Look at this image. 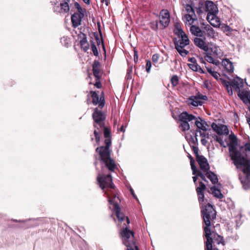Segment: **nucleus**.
<instances>
[{
  "label": "nucleus",
  "instance_id": "obj_1",
  "mask_svg": "<svg viewBox=\"0 0 250 250\" xmlns=\"http://www.w3.org/2000/svg\"><path fill=\"white\" fill-rule=\"evenodd\" d=\"M99 128V129H95L94 131L96 142L98 144L99 143L100 134L103 131L105 138L104 140L105 146H101L96 149V151L99 154L102 164L101 171L98 172V175L101 174L103 176L104 174L105 175L107 173L111 174V172H114L116 168V165L110 156L111 150L109 148L111 145L110 130L105 127V125L103 128Z\"/></svg>",
  "mask_w": 250,
  "mask_h": 250
},
{
  "label": "nucleus",
  "instance_id": "obj_2",
  "mask_svg": "<svg viewBox=\"0 0 250 250\" xmlns=\"http://www.w3.org/2000/svg\"><path fill=\"white\" fill-rule=\"evenodd\" d=\"M97 181L100 187L102 189L108 199L109 203L113 205V209L115 211L116 215L120 222L126 220L128 224L130 221L128 217H125L124 214L120 212V208L118 205V201L120 200L118 196L116 189L112 182V178L110 173L107 175H102L99 174L97 176Z\"/></svg>",
  "mask_w": 250,
  "mask_h": 250
},
{
  "label": "nucleus",
  "instance_id": "obj_3",
  "mask_svg": "<svg viewBox=\"0 0 250 250\" xmlns=\"http://www.w3.org/2000/svg\"><path fill=\"white\" fill-rule=\"evenodd\" d=\"M229 156L234 165L238 167L243 166L244 173L250 174V160L245 159L241 149H238L236 145L233 143L229 145Z\"/></svg>",
  "mask_w": 250,
  "mask_h": 250
},
{
  "label": "nucleus",
  "instance_id": "obj_4",
  "mask_svg": "<svg viewBox=\"0 0 250 250\" xmlns=\"http://www.w3.org/2000/svg\"><path fill=\"white\" fill-rule=\"evenodd\" d=\"M185 9L187 12L183 20L186 25H190V31L192 34L197 37H202L203 31L200 28L197 26L192 25L194 22L197 20V17L195 13L193 7L190 4H186Z\"/></svg>",
  "mask_w": 250,
  "mask_h": 250
},
{
  "label": "nucleus",
  "instance_id": "obj_5",
  "mask_svg": "<svg viewBox=\"0 0 250 250\" xmlns=\"http://www.w3.org/2000/svg\"><path fill=\"white\" fill-rule=\"evenodd\" d=\"M176 34L178 40L175 42V48L181 56L185 57L189 53L185 48L189 44V40L188 36L181 29L177 30Z\"/></svg>",
  "mask_w": 250,
  "mask_h": 250
},
{
  "label": "nucleus",
  "instance_id": "obj_6",
  "mask_svg": "<svg viewBox=\"0 0 250 250\" xmlns=\"http://www.w3.org/2000/svg\"><path fill=\"white\" fill-rule=\"evenodd\" d=\"M123 243L126 247L127 250H139L134 239V232L128 229L126 226L120 233Z\"/></svg>",
  "mask_w": 250,
  "mask_h": 250
},
{
  "label": "nucleus",
  "instance_id": "obj_7",
  "mask_svg": "<svg viewBox=\"0 0 250 250\" xmlns=\"http://www.w3.org/2000/svg\"><path fill=\"white\" fill-rule=\"evenodd\" d=\"M206 11L208 12L207 19L208 22L213 26L217 27L220 22L217 17L218 10L217 6L211 1L207 0L205 3Z\"/></svg>",
  "mask_w": 250,
  "mask_h": 250
},
{
  "label": "nucleus",
  "instance_id": "obj_8",
  "mask_svg": "<svg viewBox=\"0 0 250 250\" xmlns=\"http://www.w3.org/2000/svg\"><path fill=\"white\" fill-rule=\"evenodd\" d=\"M205 60L208 62L218 65L220 63L218 58H221L223 53L221 49L217 46L213 45L208 48L206 52Z\"/></svg>",
  "mask_w": 250,
  "mask_h": 250
},
{
  "label": "nucleus",
  "instance_id": "obj_9",
  "mask_svg": "<svg viewBox=\"0 0 250 250\" xmlns=\"http://www.w3.org/2000/svg\"><path fill=\"white\" fill-rule=\"evenodd\" d=\"M203 209L201 210L203 220L205 224H210V220L216 218V213L213 206L208 203L205 207L203 204H200Z\"/></svg>",
  "mask_w": 250,
  "mask_h": 250
},
{
  "label": "nucleus",
  "instance_id": "obj_10",
  "mask_svg": "<svg viewBox=\"0 0 250 250\" xmlns=\"http://www.w3.org/2000/svg\"><path fill=\"white\" fill-rule=\"evenodd\" d=\"M94 120V126L95 129H99V128H103L104 125V121L106 118V115L102 110L97 107L94 109L92 114Z\"/></svg>",
  "mask_w": 250,
  "mask_h": 250
},
{
  "label": "nucleus",
  "instance_id": "obj_11",
  "mask_svg": "<svg viewBox=\"0 0 250 250\" xmlns=\"http://www.w3.org/2000/svg\"><path fill=\"white\" fill-rule=\"evenodd\" d=\"M179 118L180 122V127L182 131H185L190 128L188 122L196 119V117L188 114L187 112H183L179 115Z\"/></svg>",
  "mask_w": 250,
  "mask_h": 250
},
{
  "label": "nucleus",
  "instance_id": "obj_12",
  "mask_svg": "<svg viewBox=\"0 0 250 250\" xmlns=\"http://www.w3.org/2000/svg\"><path fill=\"white\" fill-rule=\"evenodd\" d=\"M193 121H194L197 127L196 133L199 132L200 136L206 138L207 134L205 132L207 130V127L208 126L207 123L200 117H198V119L196 118V119Z\"/></svg>",
  "mask_w": 250,
  "mask_h": 250
},
{
  "label": "nucleus",
  "instance_id": "obj_13",
  "mask_svg": "<svg viewBox=\"0 0 250 250\" xmlns=\"http://www.w3.org/2000/svg\"><path fill=\"white\" fill-rule=\"evenodd\" d=\"M170 21V15L167 10L163 9L160 12V23L162 28L167 27Z\"/></svg>",
  "mask_w": 250,
  "mask_h": 250
},
{
  "label": "nucleus",
  "instance_id": "obj_14",
  "mask_svg": "<svg viewBox=\"0 0 250 250\" xmlns=\"http://www.w3.org/2000/svg\"><path fill=\"white\" fill-rule=\"evenodd\" d=\"M206 227L204 228V231L205 232V236L207 239L206 242V250H218L217 249H212L210 242H211V237L213 235L211 233L209 227L210 224H205Z\"/></svg>",
  "mask_w": 250,
  "mask_h": 250
},
{
  "label": "nucleus",
  "instance_id": "obj_15",
  "mask_svg": "<svg viewBox=\"0 0 250 250\" xmlns=\"http://www.w3.org/2000/svg\"><path fill=\"white\" fill-rule=\"evenodd\" d=\"M211 127L213 130L218 135H226L229 134V130L227 126L223 125H217L213 123L211 125Z\"/></svg>",
  "mask_w": 250,
  "mask_h": 250
},
{
  "label": "nucleus",
  "instance_id": "obj_16",
  "mask_svg": "<svg viewBox=\"0 0 250 250\" xmlns=\"http://www.w3.org/2000/svg\"><path fill=\"white\" fill-rule=\"evenodd\" d=\"M196 160L200 166V169L204 172L209 169V166L207 159L203 155L197 156Z\"/></svg>",
  "mask_w": 250,
  "mask_h": 250
},
{
  "label": "nucleus",
  "instance_id": "obj_17",
  "mask_svg": "<svg viewBox=\"0 0 250 250\" xmlns=\"http://www.w3.org/2000/svg\"><path fill=\"white\" fill-rule=\"evenodd\" d=\"M91 96L92 98V103L96 105L99 104V107L102 109L104 105V97L99 98L96 92L91 91Z\"/></svg>",
  "mask_w": 250,
  "mask_h": 250
},
{
  "label": "nucleus",
  "instance_id": "obj_18",
  "mask_svg": "<svg viewBox=\"0 0 250 250\" xmlns=\"http://www.w3.org/2000/svg\"><path fill=\"white\" fill-rule=\"evenodd\" d=\"M194 43L196 46L200 49L207 52L208 50V44L206 42V38L201 39L198 37H196L194 40Z\"/></svg>",
  "mask_w": 250,
  "mask_h": 250
},
{
  "label": "nucleus",
  "instance_id": "obj_19",
  "mask_svg": "<svg viewBox=\"0 0 250 250\" xmlns=\"http://www.w3.org/2000/svg\"><path fill=\"white\" fill-rule=\"evenodd\" d=\"M199 185V187L196 188V191L198 194L199 202L200 204H201V203L204 202V191L206 189V187L202 182H200Z\"/></svg>",
  "mask_w": 250,
  "mask_h": 250
},
{
  "label": "nucleus",
  "instance_id": "obj_20",
  "mask_svg": "<svg viewBox=\"0 0 250 250\" xmlns=\"http://www.w3.org/2000/svg\"><path fill=\"white\" fill-rule=\"evenodd\" d=\"M222 64L223 68L228 73H232L234 71V66L233 63L229 59H223L222 62Z\"/></svg>",
  "mask_w": 250,
  "mask_h": 250
},
{
  "label": "nucleus",
  "instance_id": "obj_21",
  "mask_svg": "<svg viewBox=\"0 0 250 250\" xmlns=\"http://www.w3.org/2000/svg\"><path fill=\"white\" fill-rule=\"evenodd\" d=\"M202 27L207 32L208 37L211 38H215L217 36V33L209 24L203 23Z\"/></svg>",
  "mask_w": 250,
  "mask_h": 250
},
{
  "label": "nucleus",
  "instance_id": "obj_22",
  "mask_svg": "<svg viewBox=\"0 0 250 250\" xmlns=\"http://www.w3.org/2000/svg\"><path fill=\"white\" fill-rule=\"evenodd\" d=\"M238 97L243 101L244 103L250 104V91L242 90L238 91Z\"/></svg>",
  "mask_w": 250,
  "mask_h": 250
},
{
  "label": "nucleus",
  "instance_id": "obj_23",
  "mask_svg": "<svg viewBox=\"0 0 250 250\" xmlns=\"http://www.w3.org/2000/svg\"><path fill=\"white\" fill-rule=\"evenodd\" d=\"M211 242L210 243L211 246H212V249H213L212 248V244L214 245V246H215V244L218 245L222 244L223 245H224L225 244L223 237L217 233H213V235L211 237Z\"/></svg>",
  "mask_w": 250,
  "mask_h": 250
},
{
  "label": "nucleus",
  "instance_id": "obj_24",
  "mask_svg": "<svg viewBox=\"0 0 250 250\" xmlns=\"http://www.w3.org/2000/svg\"><path fill=\"white\" fill-rule=\"evenodd\" d=\"M83 14L75 13L71 16V21L74 27H76L81 24Z\"/></svg>",
  "mask_w": 250,
  "mask_h": 250
},
{
  "label": "nucleus",
  "instance_id": "obj_25",
  "mask_svg": "<svg viewBox=\"0 0 250 250\" xmlns=\"http://www.w3.org/2000/svg\"><path fill=\"white\" fill-rule=\"evenodd\" d=\"M231 85L232 87L236 90V91H239L240 90V87L243 86V80L237 77L236 78L234 79L231 82Z\"/></svg>",
  "mask_w": 250,
  "mask_h": 250
},
{
  "label": "nucleus",
  "instance_id": "obj_26",
  "mask_svg": "<svg viewBox=\"0 0 250 250\" xmlns=\"http://www.w3.org/2000/svg\"><path fill=\"white\" fill-rule=\"evenodd\" d=\"M188 104L195 107L198 106V105H202L203 103L202 101L198 100L195 96L189 97L188 100Z\"/></svg>",
  "mask_w": 250,
  "mask_h": 250
},
{
  "label": "nucleus",
  "instance_id": "obj_27",
  "mask_svg": "<svg viewBox=\"0 0 250 250\" xmlns=\"http://www.w3.org/2000/svg\"><path fill=\"white\" fill-rule=\"evenodd\" d=\"M205 172H206V176L210 180L212 184L214 185L218 182L217 176L214 172L209 170Z\"/></svg>",
  "mask_w": 250,
  "mask_h": 250
},
{
  "label": "nucleus",
  "instance_id": "obj_28",
  "mask_svg": "<svg viewBox=\"0 0 250 250\" xmlns=\"http://www.w3.org/2000/svg\"><path fill=\"white\" fill-rule=\"evenodd\" d=\"M246 174V176L244 177H240V180L242 184L243 185V187L245 189H247L250 188V180L248 178V176L250 175V174H247V173H245Z\"/></svg>",
  "mask_w": 250,
  "mask_h": 250
},
{
  "label": "nucleus",
  "instance_id": "obj_29",
  "mask_svg": "<svg viewBox=\"0 0 250 250\" xmlns=\"http://www.w3.org/2000/svg\"><path fill=\"white\" fill-rule=\"evenodd\" d=\"M100 64L99 62L95 61L94 62L93 64L92 70L93 72L94 76L95 78H98V77H100Z\"/></svg>",
  "mask_w": 250,
  "mask_h": 250
},
{
  "label": "nucleus",
  "instance_id": "obj_30",
  "mask_svg": "<svg viewBox=\"0 0 250 250\" xmlns=\"http://www.w3.org/2000/svg\"><path fill=\"white\" fill-rule=\"evenodd\" d=\"M80 45L82 49L85 52L87 51L89 48V44L85 35H83V37L80 41Z\"/></svg>",
  "mask_w": 250,
  "mask_h": 250
},
{
  "label": "nucleus",
  "instance_id": "obj_31",
  "mask_svg": "<svg viewBox=\"0 0 250 250\" xmlns=\"http://www.w3.org/2000/svg\"><path fill=\"white\" fill-rule=\"evenodd\" d=\"M210 190L212 192L214 196L218 199H222L224 197L223 195L222 194L220 190L217 188L215 186L210 188Z\"/></svg>",
  "mask_w": 250,
  "mask_h": 250
},
{
  "label": "nucleus",
  "instance_id": "obj_32",
  "mask_svg": "<svg viewBox=\"0 0 250 250\" xmlns=\"http://www.w3.org/2000/svg\"><path fill=\"white\" fill-rule=\"evenodd\" d=\"M208 72L213 76L215 79L218 80L220 77V75L216 71H213L211 66H206Z\"/></svg>",
  "mask_w": 250,
  "mask_h": 250
},
{
  "label": "nucleus",
  "instance_id": "obj_33",
  "mask_svg": "<svg viewBox=\"0 0 250 250\" xmlns=\"http://www.w3.org/2000/svg\"><path fill=\"white\" fill-rule=\"evenodd\" d=\"M189 66L190 69L194 71H198L201 73H204L203 70L201 68V66L199 65L197 63H191L189 64Z\"/></svg>",
  "mask_w": 250,
  "mask_h": 250
},
{
  "label": "nucleus",
  "instance_id": "obj_34",
  "mask_svg": "<svg viewBox=\"0 0 250 250\" xmlns=\"http://www.w3.org/2000/svg\"><path fill=\"white\" fill-rule=\"evenodd\" d=\"M61 10L64 12H68L69 10V6L68 2H63L60 4Z\"/></svg>",
  "mask_w": 250,
  "mask_h": 250
},
{
  "label": "nucleus",
  "instance_id": "obj_35",
  "mask_svg": "<svg viewBox=\"0 0 250 250\" xmlns=\"http://www.w3.org/2000/svg\"><path fill=\"white\" fill-rule=\"evenodd\" d=\"M62 44L66 47H68L70 43V39L67 37H63L61 39Z\"/></svg>",
  "mask_w": 250,
  "mask_h": 250
},
{
  "label": "nucleus",
  "instance_id": "obj_36",
  "mask_svg": "<svg viewBox=\"0 0 250 250\" xmlns=\"http://www.w3.org/2000/svg\"><path fill=\"white\" fill-rule=\"evenodd\" d=\"M133 73V66H129L127 70L126 75L125 76V79L127 80L132 79V75Z\"/></svg>",
  "mask_w": 250,
  "mask_h": 250
},
{
  "label": "nucleus",
  "instance_id": "obj_37",
  "mask_svg": "<svg viewBox=\"0 0 250 250\" xmlns=\"http://www.w3.org/2000/svg\"><path fill=\"white\" fill-rule=\"evenodd\" d=\"M91 49L92 51L93 55L95 56H98L99 55V52L96 45L93 41L91 42Z\"/></svg>",
  "mask_w": 250,
  "mask_h": 250
},
{
  "label": "nucleus",
  "instance_id": "obj_38",
  "mask_svg": "<svg viewBox=\"0 0 250 250\" xmlns=\"http://www.w3.org/2000/svg\"><path fill=\"white\" fill-rule=\"evenodd\" d=\"M195 161L193 158H191V160H190V163L191 166V168L192 171V174L195 175L197 173V171L198 169H196V167L194 165Z\"/></svg>",
  "mask_w": 250,
  "mask_h": 250
},
{
  "label": "nucleus",
  "instance_id": "obj_39",
  "mask_svg": "<svg viewBox=\"0 0 250 250\" xmlns=\"http://www.w3.org/2000/svg\"><path fill=\"white\" fill-rule=\"evenodd\" d=\"M171 83L173 86H175L178 85L179 83V78L177 76L174 75L171 79Z\"/></svg>",
  "mask_w": 250,
  "mask_h": 250
},
{
  "label": "nucleus",
  "instance_id": "obj_40",
  "mask_svg": "<svg viewBox=\"0 0 250 250\" xmlns=\"http://www.w3.org/2000/svg\"><path fill=\"white\" fill-rule=\"evenodd\" d=\"M214 139L217 141L218 142L220 145L225 147H226V146L225 145V143L222 139V138L220 137H218L216 135H215L214 136Z\"/></svg>",
  "mask_w": 250,
  "mask_h": 250
},
{
  "label": "nucleus",
  "instance_id": "obj_41",
  "mask_svg": "<svg viewBox=\"0 0 250 250\" xmlns=\"http://www.w3.org/2000/svg\"><path fill=\"white\" fill-rule=\"evenodd\" d=\"M195 97L196 98H197V99H198V100H200V101L201 100H207L208 99V98H207V96L203 95L201 94L200 93H198L197 94H196V95L195 96Z\"/></svg>",
  "mask_w": 250,
  "mask_h": 250
},
{
  "label": "nucleus",
  "instance_id": "obj_42",
  "mask_svg": "<svg viewBox=\"0 0 250 250\" xmlns=\"http://www.w3.org/2000/svg\"><path fill=\"white\" fill-rule=\"evenodd\" d=\"M196 173H198V175L202 179V180L204 181L205 182L207 181L205 175L203 174L200 170H197Z\"/></svg>",
  "mask_w": 250,
  "mask_h": 250
},
{
  "label": "nucleus",
  "instance_id": "obj_43",
  "mask_svg": "<svg viewBox=\"0 0 250 250\" xmlns=\"http://www.w3.org/2000/svg\"><path fill=\"white\" fill-rule=\"evenodd\" d=\"M96 82L94 85L98 88H100L102 87V84L100 82V77H98V78H96Z\"/></svg>",
  "mask_w": 250,
  "mask_h": 250
},
{
  "label": "nucleus",
  "instance_id": "obj_44",
  "mask_svg": "<svg viewBox=\"0 0 250 250\" xmlns=\"http://www.w3.org/2000/svg\"><path fill=\"white\" fill-rule=\"evenodd\" d=\"M196 136H197V135H196V133L195 134V139L193 138V137H191V139L189 141V144L190 145H191V144H193V145H195L197 142V139L196 138Z\"/></svg>",
  "mask_w": 250,
  "mask_h": 250
},
{
  "label": "nucleus",
  "instance_id": "obj_45",
  "mask_svg": "<svg viewBox=\"0 0 250 250\" xmlns=\"http://www.w3.org/2000/svg\"><path fill=\"white\" fill-rule=\"evenodd\" d=\"M159 59V56L157 54H154L152 57V60L153 62L157 63Z\"/></svg>",
  "mask_w": 250,
  "mask_h": 250
},
{
  "label": "nucleus",
  "instance_id": "obj_46",
  "mask_svg": "<svg viewBox=\"0 0 250 250\" xmlns=\"http://www.w3.org/2000/svg\"><path fill=\"white\" fill-rule=\"evenodd\" d=\"M151 67V62L150 61H147L146 63V71L147 73H149Z\"/></svg>",
  "mask_w": 250,
  "mask_h": 250
},
{
  "label": "nucleus",
  "instance_id": "obj_47",
  "mask_svg": "<svg viewBox=\"0 0 250 250\" xmlns=\"http://www.w3.org/2000/svg\"><path fill=\"white\" fill-rule=\"evenodd\" d=\"M191 147L193 151L195 154L196 158H197V156H201L198 154V148L197 146H192Z\"/></svg>",
  "mask_w": 250,
  "mask_h": 250
},
{
  "label": "nucleus",
  "instance_id": "obj_48",
  "mask_svg": "<svg viewBox=\"0 0 250 250\" xmlns=\"http://www.w3.org/2000/svg\"><path fill=\"white\" fill-rule=\"evenodd\" d=\"M232 87V85H230V86L227 85V87L226 88L228 93L230 95H232L233 94Z\"/></svg>",
  "mask_w": 250,
  "mask_h": 250
},
{
  "label": "nucleus",
  "instance_id": "obj_49",
  "mask_svg": "<svg viewBox=\"0 0 250 250\" xmlns=\"http://www.w3.org/2000/svg\"><path fill=\"white\" fill-rule=\"evenodd\" d=\"M223 84L224 86L226 88L227 85H228V86L231 85V82H230L227 81H224L223 82Z\"/></svg>",
  "mask_w": 250,
  "mask_h": 250
},
{
  "label": "nucleus",
  "instance_id": "obj_50",
  "mask_svg": "<svg viewBox=\"0 0 250 250\" xmlns=\"http://www.w3.org/2000/svg\"><path fill=\"white\" fill-rule=\"evenodd\" d=\"M75 5V7L77 8V9L78 10V11L80 12H81L82 11V9L81 8L80 5L77 2H76Z\"/></svg>",
  "mask_w": 250,
  "mask_h": 250
},
{
  "label": "nucleus",
  "instance_id": "obj_51",
  "mask_svg": "<svg viewBox=\"0 0 250 250\" xmlns=\"http://www.w3.org/2000/svg\"><path fill=\"white\" fill-rule=\"evenodd\" d=\"M188 61L191 62L192 63H196V60L194 58H190L188 59Z\"/></svg>",
  "mask_w": 250,
  "mask_h": 250
},
{
  "label": "nucleus",
  "instance_id": "obj_52",
  "mask_svg": "<svg viewBox=\"0 0 250 250\" xmlns=\"http://www.w3.org/2000/svg\"><path fill=\"white\" fill-rule=\"evenodd\" d=\"M130 192H131V194L133 196V197L135 199H136L137 200H138V198H137L136 196L135 195V194L134 193V190H133V189L132 188H130Z\"/></svg>",
  "mask_w": 250,
  "mask_h": 250
},
{
  "label": "nucleus",
  "instance_id": "obj_53",
  "mask_svg": "<svg viewBox=\"0 0 250 250\" xmlns=\"http://www.w3.org/2000/svg\"><path fill=\"white\" fill-rule=\"evenodd\" d=\"M138 59V56L137 55V52L136 51H134V61L136 62V61H137Z\"/></svg>",
  "mask_w": 250,
  "mask_h": 250
},
{
  "label": "nucleus",
  "instance_id": "obj_54",
  "mask_svg": "<svg viewBox=\"0 0 250 250\" xmlns=\"http://www.w3.org/2000/svg\"><path fill=\"white\" fill-rule=\"evenodd\" d=\"M194 175L195 176L192 177L193 181L194 183H195V184H196V181H197V177L199 176L198 175V173H196Z\"/></svg>",
  "mask_w": 250,
  "mask_h": 250
},
{
  "label": "nucleus",
  "instance_id": "obj_55",
  "mask_svg": "<svg viewBox=\"0 0 250 250\" xmlns=\"http://www.w3.org/2000/svg\"><path fill=\"white\" fill-rule=\"evenodd\" d=\"M101 2L103 3H105V4L106 6L108 5L109 0H101Z\"/></svg>",
  "mask_w": 250,
  "mask_h": 250
},
{
  "label": "nucleus",
  "instance_id": "obj_56",
  "mask_svg": "<svg viewBox=\"0 0 250 250\" xmlns=\"http://www.w3.org/2000/svg\"><path fill=\"white\" fill-rule=\"evenodd\" d=\"M201 141L202 144L204 145H205L207 142V140H206L205 138L202 139Z\"/></svg>",
  "mask_w": 250,
  "mask_h": 250
},
{
  "label": "nucleus",
  "instance_id": "obj_57",
  "mask_svg": "<svg viewBox=\"0 0 250 250\" xmlns=\"http://www.w3.org/2000/svg\"><path fill=\"white\" fill-rule=\"evenodd\" d=\"M120 130L122 132H125V129L124 128V125H122L121 128H120Z\"/></svg>",
  "mask_w": 250,
  "mask_h": 250
},
{
  "label": "nucleus",
  "instance_id": "obj_58",
  "mask_svg": "<svg viewBox=\"0 0 250 250\" xmlns=\"http://www.w3.org/2000/svg\"><path fill=\"white\" fill-rule=\"evenodd\" d=\"M83 1L86 4H89L90 3V0H83Z\"/></svg>",
  "mask_w": 250,
  "mask_h": 250
},
{
  "label": "nucleus",
  "instance_id": "obj_59",
  "mask_svg": "<svg viewBox=\"0 0 250 250\" xmlns=\"http://www.w3.org/2000/svg\"><path fill=\"white\" fill-rule=\"evenodd\" d=\"M200 60L201 62L204 63L205 64H206L205 60H204V59L203 58H200Z\"/></svg>",
  "mask_w": 250,
  "mask_h": 250
},
{
  "label": "nucleus",
  "instance_id": "obj_60",
  "mask_svg": "<svg viewBox=\"0 0 250 250\" xmlns=\"http://www.w3.org/2000/svg\"><path fill=\"white\" fill-rule=\"evenodd\" d=\"M225 30L226 31H229L230 27L229 26H226V27H225Z\"/></svg>",
  "mask_w": 250,
  "mask_h": 250
},
{
  "label": "nucleus",
  "instance_id": "obj_61",
  "mask_svg": "<svg viewBox=\"0 0 250 250\" xmlns=\"http://www.w3.org/2000/svg\"><path fill=\"white\" fill-rule=\"evenodd\" d=\"M188 158L191 160V158H193L191 155H189L188 156Z\"/></svg>",
  "mask_w": 250,
  "mask_h": 250
},
{
  "label": "nucleus",
  "instance_id": "obj_62",
  "mask_svg": "<svg viewBox=\"0 0 250 250\" xmlns=\"http://www.w3.org/2000/svg\"><path fill=\"white\" fill-rule=\"evenodd\" d=\"M249 146H248L247 147V148L249 149V150H250V145H249Z\"/></svg>",
  "mask_w": 250,
  "mask_h": 250
},
{
  "label": "nucleus",
  "instance_id": "obj_63",
  "mask_svg": "<svg viewBox=\"0 0 250 250\" xmlns=\"http://www.w3.org/2000/svg\"><path fill=\"white\" fill-rule=\"evenodd\" d=\"M15 222H23L22 221H17V220H15Z\"/></svg>",
  "mask_w": 250,
  "mask_h": 250
},
{
  "label": "nucleus",
  "instance_id": "obj_64",
  "mask_svg": "<svg viewBox=\"0 0 250 250\" xmlns=\"http://www.w3.org/2000/svg\"><path fill=\"white\" fill-rule=\"evenodd\" d=\"M96 165H97V162H95V166H96Z\"/></svg>",
  "mask_w": 250,
  "mask_h": 250
}]
</instances>
